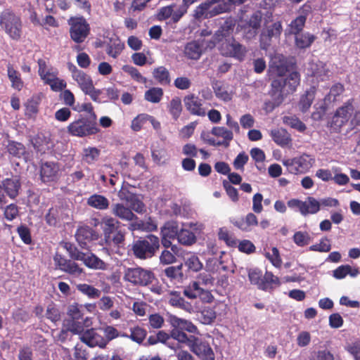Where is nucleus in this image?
I'll return each mask as SVG.
<instances>
[{
  "instance_id": "obj_49",
  "label": "nucleus",
  "mask_w": 360,
  "mask_h": 360,
  "mask_svg": "<svg viewBox=\"0 0 360 360\" xmlns=\"http://www.w3.org/2000/svg\"><path fill=\"white\" fill-rule=\"evenodd\" d=\"M315 88L313 86L306 92L300 102V108L302 112H306L311 107L312 101L314 98Z\"/></svg>"
},
{
  "instance_id": "obj_61",
  "label": "nucleus",
  "mask_w": 360,
  "mask_h": 360,
  "mask_svg": "<svg viewBox=\"0 0 360 360\" xmlns=\"http://www.w3.org/2000/svg\"><path fill=\"white\" fill-rule=\"evenodd\" d=\"M306 21V18L303 15H300L296 18L290 24L289 33L297 34L303 28Z\"/></svg>"
},
{
  "instance_id": "obj_13",
  "label": "nucleus",
  "mask_w": 360,
  "mask_h": 360,
  "mask_svg": "<svg viewBox=\"0 0 360 360\" xmlns=\"http://www.w3.org/2000/svg\"><path fill=\"white\" fill-rule=\"evenodd\" d=\"M288 63L285 58L282 55H275L271 58L269 76L272 81L275 79L283 78V77L288 71Z\"/></svg>"
},
{
  "instance_id": "obj_52",
  "label": "nucleus",
  "mask_w": 360,
  "mask_h": 360,
  "mask_svg": "<svg viewBox=\"0 0 360 360\" xmlns=\"http://www.w3.org/2000/svg\"><path fill=\"white\" fill-rule=\"evenodd\" d=\"M168 108L173 118L175 120L178 119L182 111L181 99L177 97L172 98L169 102Z\"/></svg>"
},
{
  "instance_id": "obj_48",
  "label": "nucleus",
  "mask_w": 360,
  "mask_h": 360,
  "mask_svg": "<svg viewBox=\"0 0 360 360\" xmlns=\"http://www.w3.org/2000/svg\"><path fill=\"white\" fill-rule=\"evenodd\" d=\"M163 96V91L159 87H153L145 92V99L153 103H159Z\"/></svg>"
},
{
  "instance_id": "obj_19",
  "label": "nucleus",
  "mask_w": 360,
  "mask_h": 360,
  "mask_svg": "<svg viewBox=\"0 0 360 360\" xmlns=\"http://www.w3.org/2000/svg\"><path fill=\"white\" fill-rule=\"evenodd\" d=\"M264 14L265 13L260 11L255 12L245 24L241 25L248 38H252L256 35L261 25L262 17H264Z\"/></svg>"
},
{
  "instance_id": "obj_21",
  "label": "nucleus",
  "mask_w": 360,
  "mask_h": 360,
  "mask_svg": "<svg viewBox=\"0 0 360 360\" xmlns=\"http://www.w3.org/2000/svg\"><path fill=\"white\" fill-rule=\"evenodd\" d=\"M133 210L129 206L126 207L123 203L117 202L112 205V213L122 221L133 222L137 219Z\"/></svg>"
},
{
  "instance_id": "obj_31",
  "label": "nucleus",
  "mask_w": 360,
  "mask_h": 360,
  "mask_svg": "<svg viewBox=\"0 0 360 360\" xmlns=\"http://www.w3.org/2000/svg\"><path fill=\"white\" fill-rule=\"evenodd\" d=\"M359 270L356 267H352L349 264L341 265L333 271V276L336 279H343L347 275L352 278L356 277L359 274Z\"/></svg>"
},
{
  "instance_id": "obj_17",
  "label": "nucleus",
  "mask_w": 360,
  "mask_h": 360,
  "mask_svg": "<svg viewBox=\"0 0 360 360\" xmlns=\"http://www.w3.org/2000/svg\"><path fill=\"white\" fill-rule=\"evenodd\" d=\"M211 134L217 137L222 138V141H216L214 139H209L208 143L212 146H224L228 147L230 141L233 139V135L231 130L224 127H214L212 129Z\"/></svg>"
},
{
  "instance_id": "obj_51",
  "label": "nucleus",
  "mask_w": 360,
  "mask_h": 360,
  "mask_svg": "<svg viewBox=\"0 0 360 360\" xmlns=\"http://www.w3.org/2000/svg\"><path fill=\"white\" fill-rule=\"evenodd\" d=\"M122 70L128 73L133 79L135 81L141 83V84H146L147 82V79L144 77L139 71L134 67L125 65L122 67Z\"/></svg>"
},
{
  "instance_id": "obj_30",
  "label": "nucleus",
  "mask_w": 360,
  "mask_h": 360,
  "mask_svg": "<svg viewBox=\"0 0 360 360\" xmlns=\"http://www.w3.org/2000/svg\"><path fill=\"white\" fill-rule=\"evenodd\" d=\"M270 136L273 141L281 147L288 146L291 144L290 134L284 129H275L270 131Z\"/></svg>"
},
{
  "instance_id": "obj_29",
  "label": "nucleus",
  "mask_w": 360,
  "mask_h": 360,
  "mask_svg": "<svg viewBox=\"0 0 360 360\" xmlns=\"http://www.w3.org/2000/svg\"><path fill=\"white\" fill-rule=\"evenodd\" d=\"M39 75L45 84H49L56 76H58V70L46 65L45 60L42 59L38 60Z\"/></svg>"
},
{
  "instance_id": "obj_59",
  "label": "nucleus",
  "mask_w": 360,
  "mask_h": 360,
  "mask_svg": "<svg viewBox=\"0 0 360 360\" xmlns=\"http://www.w3.org/2000/svg\"><path fill=\"white\" fill-rule=\"evenodd\" d=\"M149 118V115L142 113L137 115L132 121L131 124V128L134 131H139L141 129V128L144 126V124L148 122Z\"/></svg>"
},
{
  "instance_id": "obj_39",
  "label": "nucleus",
  "mask_w": 360,
  "mask_h": 360,
  "mask_svg": "<svg viewBox=\"0 0 360 360\" xmlns=\"http://www.w3.org/2000/svg\"><path fill=\"white\" fill-rule=\"evenodd\" d=\"M124 48V44L118 38L111 39L107 45L106 53L113 58L120 55Z\"/></svg>"
},
{
  "instance_id": "obj_42",
  "label": "nucleus",
  "mask_w": 360,
  "mask_h": 360,
  "mask_svg": "<svg viewBox=\"0 0 360 360\" xmlns=\"http://www.w3.org/2000/svg\"><path fill=\"white\" fill-rule=\"evenodd\" d=\"M153 76L162 85L169 84L171 82L169 72L164 66L155 68L153 71Z\"/></svg>"
},
{
  "instance_id": "obj_27",
  "label": "nucleus",
  "mask_w": 360,
  "mask_h": 360,
  "mask_svg": "<svg viewBox=\"0 0 360 360\" xmlns=\"http://www.w3.org/2000/svg\"><path fill=\"white\" fill-rule=\"evenodd\" d=\"M168 322L173 328H177L181 330H186L191 333H196L198 332L197 327L191 321L177 317L173 314H168Z\"/></svg>"
},
{
  "instance_id": "obj_24",
  "label": "nucleus",
  "mask_w": 360,
  "mask_h": 360,
  "mask_svg": "<svg viewBox=\"0 0 360 360\" xmlns=\"http://www.w3.org/2000/svg\"><path fill=\"white\" fill-rule=\"evenodd\" d=\"M59 167L55 162H45L41 165L40 175L44 182L55 181L58 177Z\"/></svg>"
},
{
  "instance_id": "obj_40",
  "label": "nucleus",
  "mask_w": 360,
  "mask_h": 360,
  "mask_svg": "<svg viewBox=\"0 0 360 360\" xmlns=\"http://www.w3.org/2000/svg\"><path fill=\"white\" fill-rule=\"evenodd\" d=\"M184 260L185 266L191 271L197 272L202 269V263L200 261L198 257L193 252L186 253Z\"/></svg>"
},
{
  "instance_id": "obj_41",
  "label": "nucleus",
  "mask_w": 360,
  "mask_h": 360,
  "mask_svg": "<svg viewBox=\"0 0 360 360\" xmlns=\"http://www.w3.org/2000/svg\"><path fill=\"white\" fill-rule=\"evenodd\" d=\"M302 203L304 205L301 214L304 216L316 214L320 210L319 202L313 197H308Z\"/></svg>"
},
{
  "instance_id": "obj_1",
  "label": "nucleus",
  "mask_w": 360,
  "mask_h": 360,
  "mask_svg": "<svg viewBox=\"0 0 360 360\" xmlns=\"http://www.w3.org/2000/svg\"><path fill=\"white\" fill-rule=\"evenodd\" d=\"M234 25L232 21H225L221 27L215 32L212 40L207 45L212 49L217 44L222 55L233 57L239 60H243L245 56L246 49L231 37Z\"/></svg>"
},
{
  "instance_id": "obj_11",
  "label": "nucleus",
  "mask_w": 360,
  "mask_h": 360,
  "mask_svg": "<svg viewBox=\"0 0 360 360\" xmlns=\"http://www.w3.org/2000/svg\"><path fill=\"white\" fill-rule=\"evenodd\" d=\"M134 190V188L129 185H123L118 192V197L120 200L126 202L134 211L141 213L144 210V205Z\"/></svg>"
},
{
  "instance_id": "obj_62",
  "label": "nucleus",
  "mask_w": 360,
  "mask_h": 360,
  "mask_svg": "<svg viewBox=\"0 0 360 360\" xmlns=\"http://www.w3.org/2000/svg\"><path fill=\"white\" fill-rule=\"evenodd\" d=\"M191 336H187V335L179 330L177 328H174L171 331V338L174 340H177L179 342L186 343L190 347V340H191Z\"/></svg>"
},
{
  "instance_id": "obj_45",
  "label": "nucleus",
  "mask_w": 360,
  "mask_h": 360,
  "mask_svg": "<svg viewBox=\"0 0 360 360\" xmlns=\"http://www.w3.org/2000/svg\"><path fill=\"white\" fill-rule=\"evenodd\" d=\"M76 288L78 291L86 295L90 299H96L101 295V291L98 289L89 284L79 283L76 285Z\"/></svg>"
},
{
  "instance_id": "obj_23",
  "label": "nucleus",
  "mask_w": 360,
  "mask_h": 360,
  "mask_svg": "<svg viewBox=\"0 0 360 360\" xmlns=\"http://www.w3.org/2000/svg\"><path fill=\"white\" fill-rule=\"evenodd\" d=\"M208 41L203 39L202 41H193L188 43L184 49L185 55L190 59L198 60L200 58L202 54V46H205L207 47Z\"/></svg>"
},
{
  "instance_id": "obj_54",
  "label": "nucleus",
  "mask_w": 360,
  "mask_h": 360,
  "mask_svg": "<svg viewBox=\"0 0 360 360\" xmlns=\"http://www.w3.org/2000/svg\"><path fill=\"white\" fill-rule=\"evenodd\" d=\"M283 122L292 128L302 132L306 129L305 124L297 117L294 116H285L283 117Z\"/></svg>"
},
{
  "instance_id": "obj_50",
  "label": "nucleus",
  "mask_w": 360,
  "mask_h": 360,
  "mask_svg": "<svg viewBox=\"0 0 360 360\" xmlns=\"http://www.w3.org/2000/svg\"><path fill=\"white\" fill-rule=\"evenodd\" d=\"M214 91L216 96L224 101H229L232 98L231 93L221 83H216L214 84Z\"/></svg>"
},
{
  "instance_id": "obj_4",
  "label": "nucleus",
  "mask_w": 360,
  "mask_h": 360,
  "mask_svg": "<svg viewBox=\"0 0 360 360\" xmlns=\"http://www.w3.org/2000/svg\"><path fill=\"white\" fill-rule=\"evenodd\" d=\"M160 248L158 237L150 234L144 238L137 240L132 245V251L134 256L140 259L152 258Z\"/></svg>"
},
{
  "instance_id": "obj_9",
  "label": "nucleus",
  "mask_w": 360,
  "mask_h": 360,
  "mask_svg": "<svg viewBox=\"0 0 360 360\" xmlns=\"http://www.w3.org/2000/svg\"><path fill=\"white\" fill-rule=\"evenodd\" d=\"M68 23L70 26V36L75 43L85 41L90 33V25L84 17H71Z\"/></svg>"
},
{
  "instance_id": "obj_46",
  "label": "nucleus",
  "mask_w": 360,
  "mask_h": 360,
  "mask_svg": "<svg viewBox=\"0 0 360 360\" xmlns=\"http://www.w3.org/2000/svg\"><path fill=\"white\" fill-rule=\"evenodd\" d=\"M42 96V94H37L27 100L25 107L28 114L33 115L38 112V107L41 101Z\"/></svg>"
},
{
  "instance_id": "obj_22",
  "label": "nucleus",
  "mask_w": 360,
  "mask_h": 360,
  "mask_svg": "<svg viewBox=\"0 0 360 360\" xmlns=\"http://www.w3.org/2000/svg\"><path fill=\"white\" fill-rule=\"evenodd\" d=\"M79 261H82L85 266L94 270H106L108 266L93 253L82 252Z\"/></svg>"
},
{
  "instance_id": "obj_35",
  "label": "nucleus",
  "mask_w": 360,
  "mask_h": 360,
  "mask_svg": "<svg viewBox=\"0 0 360 360\" xmlns=\"http://www.w3.org/2000/svg\"><path fill=\"white\" fill-rule=\"evenodd\" d=\"M86 203L89 206L100 210L108 209L110 205L108 199L99 194L91 195L87 199Z\"/></svg>"
},
{
  "instance_id": "obj_33",
  "label": "nucleus",
  "mask_w": 360,
  "mask_h": 360,
  "mask_svg": "<svg viewBox=\"0 0 360 360\" xmlns=\"http://www.w3.org/2000/svg\"><path fill=\"white\" fill-rule=\"evenodd\" d=\"M100 155L101 150L93 146L85 147L82 152V159L88 165H92L98 161Z\"/></svg>"
},
{
  "instance_id": "obj_38",
  "label": "nucleus",
  "mask_w": 360,
  "mask_h": 360,
  "mask_svg": "<svg viewBox=\"0 0 360 360\" xmlns=\"http://www.w3.org/2000/svg\"><path fill=\"white\" fill-rule=\"evenodd\" d=\"M68 331L73 334L79 335V338L82 336V334L85 332L82 323L79 320L68 321L66 325V329L60 332V338L64 340Z\"/></svg>"
},
{
  "instance_id": "obj_7",
  "label": "nucleus",
  "mask_w": 360,
  "mask_h": 360,
  "mask_svg": "<svg viewBox=\"0 0 360 360\" xmlns=\"http://www.w3.org/2000/svg\"><path fill=\"white\" fill-rule=\"evenodd\" d=\"M222 0H205L198 6L193 11V17L197 20L207 19L226 13L227 8Z\"/></svg>"
},
{
  "instance_id": "obj_26",
  "label": "nucleus",
  "mask_w": 360,
  "mask_h": 360,
  "mask_svg": "<svg viewBox=\"0 0 360 360\" xmlns=\"http://www.w3.org/2000/svg\"><path fill=\"white\" fill-rule=\"evenodd\" d=\"M1 185L4 192L10 198L14 199L18 195L20 182L17 176L3 180Z\"/></svg>"
},
{
  "instance_id": "obj_36",
  "label": "nucleus",
  "mask_w": 360,
  "mask_h": 360,
  "mask_svg": "<svg viewBox=\"0 0 360 360\" xmlns=\"http://www.w3.org/2000/svg\"><path fill=\"white\" fill-rule=\"evenodd\" d=\"M120 222L110 216H104L101 221V225L103 229L104 238H109V234L113 233Z\"/></svg>"
},
{
  "instance_id": "obj_55",
  "label": "nucleus",
  "mask_w": 360,
  "mask_h": 360,
  "mask_svg": "<svg viewBox=\"0 0 360 360\" xmlns=\"http://www.w3.org/2000/svg\"><path fill=\"white\" fill-rule=\"evenodd\" d=\"M130 332L129 338L139 344L143 341L147 334L146 330L139 326L131 328Z\"/></svg>"
},
{
  "instance_id": "obj_63",
  "label": "nucleus",
  "mask_w": 360,
  "mask_h": 360,
  "mask_svg": "<svg viewBox=\"0 0 360 360\" xmlns=\"http://www.w3.org/2000/svg\"><path fill=\"white\" fill-rule=\"evenodd\" d=\"M265 255L274 266L280 267L281 266L282 260L276 248H272L270 252H266Z\"/></svg>"
},
{
  "instance_id": "obj_14",
  "label": "nucleus",
  "mask_w": 360,
  "mask_h": 360,
  "mask_svg": "<svg viewBox=\"0 0 360 360\" xmlns=\"http://www.w3.org/2000/svg\"><path fill=\"white\" fill-rule=\"evenodd\" d=\"M190 349L202 360H214V354L210 345L199 338L191 336Z\"/></svg>"
},
{
  "instance_id": "obj_15",
  "label": "nucleus",
  "mask_w": 360,
  "mask_h": 360,
  "mask_svg": "<svg viewBox=\"0 0 360 360\" xmlns=\"http://www.w3.org/2000/svg\"><path fill=\"white\" fill-rule=\"evenodd\" d=\"M79 339L90 347L98 346L101 348H103L107 345V340L94 328L86 330L85 332L82 334Z\"/></svg>"
},
{
  "instance_id": "obj_10",
  "label": "nucleus",
  "mask_w": 360,
  "mask_h": 360,
  "mask_svg": "<svg viewBox=\"0 0 360 360\" xmlns=\"http://www.w3.org/2000/svg\"><path fill=\"white\" fill-rule=\"evenodd\" d=\"M155 276L153 273L141 267L125 268L124 279L134 285L146 286L152 283Z\"/></svg>"
},
{
  "instance_id": "obj_32",
  "label": "nucleus",
  "mask_w": 360,
  "mask_h": 360,
  "mask_svg": "<svg viewBox=\"0 0 360 360\" xmlns=\"http://www.w3.org/2000/svg\"><path fill=\"white\" fill-rule=\"evenodd\" d=\"M158 228V225L154 220L148 218L146 221L139 220L131 222L129 226V229L131 231H153Z\"/></svg>"
},
{
  "instance_id": "obj_16",
  "label": "nucleus",
  "mask_w": 360,
  "mask_h": 360,
  "mask_svg": "<svg viewBox=\"0 0 360 360\" xmlns=\"http://www.w3.org/2000/svg\"><path fill=\"white\" fill-rule=\"evenodd\" d=\"M179 227L176 221H167L161 228V243L162 245L168 248L172 245L171 240L177 238L179 233Z\"/></svg>"
},
{
  "instance_id": "obj_56",
  "label": "nucleus",
  "mask_w": 360,
  "mask_h": 360,
  "mask_svg": "<svg viewBox=\"0 0 360 360\" xmlns=\"http://www.w3.org/2000/svg\"><path fill=\"white\" fill-rule=\"evenodd\" d=\"M218 237L219 240L224 241L229 246H234L236 245L235 238L226 227L219 229Z\"/></svg>"
},
{
  "instance_id": "obj_34",
  "label": "nucleus",
  "mask_w": 360,
  "mask_h": 360,
  "mask_svg": "<svg viewBox=\"0 0 360 360\" xmlns=\"http://www.w3.org/2000/svg\"><path fill=\"white\" fill-rule=\"evenodd\" d=\"M233 224L243 231H250L253 226L258 224V221L254 214L248 213L245 219L237 220Z\"/></svg>"
},
{
  "instance_id": "obj_57",
  "label": "nucleus",
  "mask_w": 360,
  "mask_h": 360,
  "mask_svg": "<svg viewBox=\"0 0 360 360\" xmlns=\"http://www.w3.org/2000/svg\"><path fill=\"white\" fill-rule=\"evenodd\" d=\"M105 240L109 245L114 244L119 246L122 244L124 240V234L121 230L117 229L113 233L109 234V238H105Z\"/></svg>"
},
{
  "instance_id": "obj_6",
  "label": "nucleus",
  "mask_w": 360,
  "mask_h": 360,
  "mask_svg": "<svg viewBox=\"0 0 360 360\" xmlns=\"http://www.w3.org/2000/svg\"><path fill=\"white\" fill-rule=\"evenodd\" d=\"M67 129L70 134L77 137L89 136L99 131L97 122L94 121V116L91 119H86L82 116L71 122Z\"/></svg>"
},
{
  "instance_id": "obj_18",
  "label": "nucleus",
  "mask_w": 360,
  "mask_h": 360,
  "mask_svg": "<svg viewBox=\"0 0 360 360\" xmlns=\"http://www.w3.org/2000/svg\"><path fill=\"white\" fill-rule=\"evenodd\" d=\"M185 107L191 114L204 116L205 110L202 108V100L195 94H188L184 98Z\"/></svg>"
},
{
  "instance_id": "obj_25",
  "label": "nucleus",
  "mask_w": 360,
  "mask_h": 360,
  "mask_svg": "<svg viewBox=\"0 0 360 360\" xmlns=\"http://www.w3.org/2000/svg\"><path fill=\"white\" fill-rule=\"evenodd\" d=\"M72 77L77 82L80 89L84 91L93 83L91 77L82 70H78L75 66L70 68Z\"/></svg>"
},
{
  "instance_id": "obj_3",
  "label": "nucleus",
  "mask_w": 360,
  "mask_h": 360,
  "mask_svg": "<svg viewBox=\"0 0 360 360\" xmlns=\"http://www.w3.org/2000/svg\"><path fill=\"white\" fill-rule=\"evenodd\" d=\"M352 115H354V118L352 120V124H360V121L357 118L359 112H354L353 100H349L342 106L336 110L331 121L328 122V127L330 128L332 131L338 132L349 121Z\"/></svg>"
},
{
  "instance_id": "obj_60",
  "label": "nucleus",
  "mask_w": 360,
  "mask_h": 360,
  "mask_svg": "<svg viewBox=\"0 0 360 360\" xmlns=\"http://www.w3.org/2000/svg\"><path fill=\"white\" fill-rule=\"evenodd\" d=\"M200 287L198 282L193 281L184 289V295L189 299H196L199 295Z\"/></svg>"
},
{
  "instance_id": "obj_28",
  "label": "nucleus",
  "mask_w": 360,
  "mask_h": 360,
  "mask_svg": "<svg viewBox=\"0 0 360 360\" xmlns=\"http://www.w3.org/2000/svg\"><path fill=\"white\" fill-rule=\"evenodd\" d=\"M308 72V75L314 78L317 82L324 81L328 78V69L321 62L309 63Z\"/></svg>"
},
{
  "instance_id": "obj_64",
  "label": "nucleus",
  "mask_w": 360,
  "mask_h": 360,
  "mask_svg": "<svg viewBox=\"0 0 360 360\" xmlns=\"http://www.w3.org/2000/svg\"><path fill=\"white\" fill-rule=\"evenodd\" d=\"M61 271L76 276L80 275L83 271L82 269L77 264L71 260L67 261Z\"/></svg>"
},
{
  "instance_id": "obj_8",
  "label": "nucleus",
  "mask_w": 360,
  "mask_h": 360,
  "mask_svg": "<svg viewBox=\"0 0 360 360\" xmlns=\"http://www.w3.org/2000/svg\"><path fill=\"white\" fill-rule=\"evenodd\" d=\"M288 171L292 174H305L315 164V158L311 155L303 153L293 158H288L282 160Z\"/></svg>"
},
{
  "instance_id": "obj_53",
  "label": "nucleus",
  "mask_w": 360,
  "mask_h": 360,
  "mask_svg": "<svg viewBox=\"0 0 360 360\" xmlns=\"http://www.w3.org/2000/svg\"><path fill=\"white\" fill-rule=\"evenodd\" d=\"M213 274L214 271L205 270L198 276V281L196 282L199 283V286L200 285H203L205 286H212L214 282Z\"/></svg>"
},
{
  "instance_id": "obj_37",
  "label": "nucleus",
  "mask_w": 360,
  "mask_h": 360,
  "mask_svg": "<svg viewBox=\"0 0 360 360\" xmlns=\"http://www.w3.org/2000/svg\"><path fill=\"white\" fill-rule=\"evenodd\" d=\"M7 75L11 83V87L18 91L22 90L24 86V82L21 78L20 73L10 64L7 66Z\"/></svg>"
},
{
  "instance_id": "obj_58",
  "label": "nucleus",
  "mask_w": 360,
  "mask_h": 360,
  "mask_svg": "<svg viewBox=\"0 0 360 360\" xmlns=\"http://www.w3.org/2000/svg\"><path fill=\"white\" fill-rule=\"evenodd\" d=\"M310 240L309 234L306 231H297L293 236L294 243L300 247H304L308 245Z\"/></svg>"
},
{
  "instance_id": "obj_44",
  "label": "nucleus",
  "mask_w": 360,
  "mask_h": 360,
  "mask_svg": "<svg viewBox=\"0 0 360 360\" xmlns=\"http://www.w3.org/2000/svg\"><path fill=\"white\" fill-rule=\"evenodd\" d=\"M177 240L182 245H191L195 243L196 237L191 231L183 228L179 231Z\"/></svg>"
},
{
  "instance_id": "obj_2",
  "label": "nucleus",
  "mask_w": 360,
  "mask_h": 360,
  "mask_svg": "<svg viewBox=\"0 0 360 360\" xmlns=\"http://www.w3.org/2000/svg\"><path fill=\"white\" fill-rule=\"evenodd\" d=\"M300 80V75L297 72H292L285 79H275L272 81L271 94L275 99L276 105H279L288 94L296 90Z\"/></svg>"
},
{
  "instance_id": "obj_20",
  "label": "nucleus",
  "mask_w": 360,
  "mask_h": 360,
  "mask_svg": "<svg viewBox=\"0 0 360 360\" xmlns=\"http://www.w3.org/2000/svg\"><path fill=\"white\" fill-rule=\"evenodd\" d=\"M75 238L82 248H86L88 243L97 240L98 235L89 226L79 227L75 234Z\"/></svg>"
},
{
  "instance_id": "obj_43",
  "label": "nucleus",
  "mask_w": 360,
  "mask_h": 360,
  "mask_svg": "<svg viewBox=\"0 0 360 360\" xmlns=\"http://www.w3.org/2000/svg\"><path fill=\"white\" fill-rule=\"evenodd\" d=\"M315 39V36L309 32L297 34L295 36V44L299 49H306L311 45Z\"/></svg>"
},
{
  "instance_id": "obj_5",
  "label": "nucleus",
  "mask_w": 360,
  "mask_h": 360,
  "mask_svg": "<svg viewBox=\"0 0 360 360\" xmlns=\"http://www.w3.org/2000/svg\"><path fill=\"white\" fill-rule=\"evenodd\" d=\"M0 26L13 39L21 35L22 23L19 16L10 9H5L0 15Z\"/></svg>"
},
{
  "instance_id": "obj_47",
  "label": "nucleus",
  "mask_w": 360,
  "mask_h": 360,
  "mask_svg": "<svg viewBox=\"0 0 360 360\" xmlns=\"http://www.w3.org/2000/svg\"><path fill=\"white\" fill-rule=\"evenodd\" d=\"M152 158L155 162L158 165H163L168 162L169 155L165 148L160 147L152 149Z\"/></svg>"
},
{
  "instance_id": "obj_12",
  "label": "nucleus",
  "mask_w": 360,
  "mask_h": 360,
  "mask_svg": "<svg viewBox=\"0 0 360 360\" xmlns=\"http://www.w3.org/2000/svg\"><path fill=\"white\" fill-rule=\"evenodd\" d=\"M283 31L281 21L274 18L271 11H266L264 14V28L262 36L267 37L269 39L271 38L278 39Z\"/></svg>"
}]
</instances>
